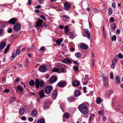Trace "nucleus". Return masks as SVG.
Wrapping results in <instances>:
<instances>
[{"label": "nucleus", "instance_id": "obj_21", "mask_svg": "<svg viewBox=\"0 0 123 123\" xmlns=\"http://www.w3.org/2000/svg\"><path fill=\"white\" fill-rule=\"evenodd\" d=\"M63 41V39L61 38L57 40L55 42L57 45L60 44Z\"/></svg>", "mask_w": 123, "mask_h": 123}, {"label": "nucleus", "instance_id": "obj_41", "mask_svg": "<svg viewBox=\"0 0 123 123\" xmlns=\"http://www.w3.org/2000/svg\"><path fill=\"white\" fill-rule=\"evenodd\" d=\"M75 56L77 57H81V55L79 53H77L75 54Z\"/></svg>", "mask_w": 123, "mask_h": 123}, {"label": "nucleus", "instance_id": "obj_14", "mask_svg": "<svg viewBox=\"0 0 123 123\" xmlns=\"http://www.w3.org/2000/svg\"><path fill=\"white\" fill-rule=\"evenodd\" d=\"M43 22V20L41 19H39L38 20L36 23V25L37 26H41Z\"/></svg>", "mask_w": 123, "mask_h": 123}, {"label": "nucleus", "instance_id": "obj_23", "mask_svg": "<svg viewBox=\"0 0 123 123\" xmlns=\"http://www.w3.org/2000/svg\"><path fill=\"white\" fill-rule=\"evenodd\" d=\"M53 72H56L58 73H60V70L57 68H54L52 69Z\"/></svg>", "mask_w": 123, "mask_h": 123}, {"label": "nucleus", "instance_id": "obj_32", "mask_svg": "<svg viewBox=\"0 0 123 123\" xmlns=\"http://www.w3.org/2000/svg\"><path fill=\"white\" fill-rule=\"evenodd\" d=\"M116 27V25L115 23H113L111 25V30H113V31L115 29Z\"/></svg>", "mask_w": 123, "mask_h": 123}, {"label": "nucleus", "instance_id": "obj_16", "mask_svg": "<svg viewBox=\"0 0 123 123\" xmlns=\"http://www.w3.org/2000/svg\"><path fill=\"white\" fill-rule=\"evenodd\" d=\"M64 30L65 31V34L66 35H67L68 32L69 31V29L68 27V25H66L64 27Z\"/></svg>", "mask_w": 123, "mask_h": 123}, {"label": "nucleus", "instance_id": "obj_42", "mask_svg": "<svg viewBox=\"0 0 123 123\" xmlns=\"http://www.w3.org/2000/svg\"><path fill=\"white\" fill-rule=\"evenodd\" d=\"M20 53V51L18 49H17L16 51V55H18Z\"/></svg>", "mask_w": 123, "mask_h": 123}, {"label": "nucleus", "instance_id": "obj_3", "mask_svg": "<svg viewBox=\"0 0 123 123\" xmlns=\"http://www.w3.org/2000/svg\"><path fill=\"white\" fill-rule=\"evenodd\" d=\"M53 89L52 87L51 86H47L46 88L45 92L47 94H49Z\"/></svg>", "mask_w": 123, "mask_h": 123}, {"label": "nucleus", "instance_id": "obj_48", "mask_svg": "<svg viewBox=\"0 0 123 123\" xmlns=\"http://www.w3.org/2000/svg\"><path fill=\"white\" fill-rule=\"evenodd\" d=\"M110 77L111 79H113V73L112 72H111L110 73Z\"/></svg>", "mask_w": 123, "mask_h": 123}, {"label": "nucleus", "instance_id": "obj_6", "mask_svg": "<svg viewBox=\"0 0 123 123\" xmlns=\"http://www.w3.org/2000/svg\"><path fill=\"white\" fill-rule=\"evenodd\" d=\"M103 84L104 86L106 87H107L108 86V81L107 78L105 76H103Z\"/></svg>", "mask_w": 123, "mask_h": 123}, {"label": "nucleus", "instance_id": "obj_51", "mask_svg": "<svg viewBox=\"0 0 123 123\" xmlns=\"http://www.w3.org/2000/svg\"><path fill=\"white\" fill-rule=\"evenodd\" d=\"M65 69L63 68H62L61 70V71H60V73H61V72L63 73L64 72Z\"/></svg>", "mask_w": 123, "mask_h": 123}, {"label": "nucleus", "instance_id": "obj_45", "mask_svg": "<svg viewBox=\"0 0 123 123\" xmlns=\"http://www.w3.org/2000/svg\"><path fill=\"white\" fill-rule=\"evenodd\" d=\"M15 56H16V55H15L14 53H12V55L11 57V60H12L14 59V58H15Z\"/></svg>", "mask_w": 123, "mask_h": 123}, {"label": "nucleus", "instance_id": "obj_17", "mask_svg": "<svg viewBox=\"0 0 123 123\" xmlns=\"http://www.w3.org/2000/svg\"><path fill=\"white\" fill-rule=\"evenodd\" d=\"M6 45V43L4 42H2L0 44V49H3Z\"/></svg>", "mask_w": 123, "mask_h": 123}, {"label": "nucleus", "instance_id": "obj_20", "mask_svg": "<svg viewBox=\"0 0 123 123\" xmlns=\"http://www.w3.org/2000/svg\"><path fill=\"white\" fill-rule=\"evenodd\" d=\"M44 92L43 90H41L39 93V94L40 98L43 97L44 96Z\"/></svg>", "mask_w": 123, "mask_h": 123}, {"label": "nucleus", "instance_id": "obj_18", "mask_svg": "<svg viewBox=\"0 0 123 123\" xmlns=\"http://www.w3.org/2000/svg\"><path fill=\"white\" fill-rule=\"evenodd\" d=\"M77 36V35L73 33H71L70 34L69 37L71 39H73Z\"/></svg>", "mask_w": 123, "mask_h": 123}, {"label": "nucleus", "instance_id": "obj_46", "mask_svg": "<svg viewBox=\"0 0 123 123\" xmlns=\"http://www.w3.org/2000/svg\"><path fill=\"white\" fill-rule=\"evenodd\" d=\"M45 48L43 46H42L40 48V50L42 51H44L45 49Z\"/></svg>", "mask_w": 123, "mask_h": 123}, {"label": "nucleus", "instance_id": "obj_22", "mask_svg": "<svg viewBox=\"0 0 123 123\" xmlns=\"http://www.w3.org/2000/svg\"><path fill=\"white\" fill-rule=\"evenodd\" d=\"M85 34L87 35V38L89 39H91V36L90 33L88 31H85Z\"/></svg>", "mask_w": 123, "mask_h": 123}, {"label": "nucleus", "instance_id": "obj_8", "mask_svg": "<svg viewBox=\"0 0 123 123\" xmlns=\"http://www.w3.org/2000/svg\"><path fill=\"white\" fill-rule=\"evenodd\" d=\"M50 84H52L55 82L57 80L56 77L54 76H52L50 79Z\"/></svg>", "mask_w": 123, "mask_h": 123}, {"label": "nucleus", "instance_id": "obj_35", "mask_svg": "<svg viewBox=\"0 0 123 123\" xmlns=\"http://www.w3.org/2000/svg\"><path fill=\"white\" fill-rule=\"evenodd\" d=\"M15 99V97H11L9 99L10 102L12 103L14 101Z\"/></svg>", "mask_w": 123, "mask_h": 123}, {"label": "nucleus", "instance_id": "obj_31", "mask_svg": "<svg viewBox=\"0 0 123 123\" xmlns=\"http://www.w3.org/2000/svg\"><path fill=\"white\" fill-rule=\"evenodd\" d=\"M9 44L5 48L4 52V54L6 53L8 51L9 48Z\"/></svg>", "mask_w": 123, "mask_h": 123}, {"label": "nucleus", "instance_id": "obj_64", "mask_svg": "<svg viewBox=\"0 0 123 123\" xmlns=\"http://www.w3.org/2000/svg\"><path fill=\"white\" fill-rule=\"evenodd\" d=\"M120 30L119 29H117L116 30V32L117 34H119L120 33Z\"/></svg>", "mask_w": 123, "mask_h": 123}, {"label": "nucleus", "instance_id": "obj_44", "mask_svg": "<svg viewBox=\"0 0 123 123\" xmlns=\"http://www.w3.org/2000/svg\"><path fill=\"white\" fill-rule=\"evenodd\" d=\"M6 25L4 24L3 22L0 21V26L1 27H4Z\"/></svg>", "mask_w": 123, "mask_h": 123}, {"label": "nucleus", "instance_id": "obj_62", "mask_svg": "<svg viewBox=\"0 0 123 123\" xmlns=\"http://www.w3.org/2000/svg\"><path fill=\"white\" fill-rule=\"evenodd\" d=\"M28 120L30 121H32L33 120V118L31 117H30L28 118Z\"/></svg>", "mask_w": 123, "mask_h": 123}, {"label": "nucleus", "instance_id": "obj_28", "mask_svg": "<svg viewBox=\"0 0 123 123\" xmlns=\"http://www.w3.org/2000/svg\"><path fill=\"white\" fill-rule=\"evenodd\" d=\"M37 123H45L44 120L43 118H41L37 121Z\"/></svg>", "mask_w": 123, "mask_h": 123}, {"label": "nucleus", "instance_id": "obj_53", "mask_svg": "<svg viewBox=\"0 0 123 123\" xmlns=\"http://www.w3.org/2000/svg\"><path fill=\"white\" fill-rule=\"evenodd\" d=\"M103 33L104 37V38H105L106 37V31H105L104 32H103Z\"/></svg>", "mask_w": 123, "mask_h": 123}, {"label": "nucleus", "instance_id": "obj_38", "mask_svg": "<svg viewBox=\"0 0 123 123\" xmlns=\"http://www.w3.org/2000/svg\"><path fill=\"white\" fill-rule=\"evenodd\" d=\"M101 102V98L99 97L97 98L96 100V102L97 103H99Z\"/></svg>", "mask_w": 123, "mask_h": 123}, {"label": "nucleus", "instance_id": "obj_43", "mask_svg": "<svg viewBox=\"0 0 123 123\" xmlns=\"http://www.w3.org/2000/svg\"><path fill=\"white\" fill-rule=\"evenodd\" d=\"M40 17L44 21H46V17L44 16L43 15H41L40 16Z\"/></svg>", "mask_w": 123, "mask_h": 123}, {"label": "nucleus", "instance_id": "obj_13", "mask_svg": "<svg viewBox=\"0 0 123 123\" xmlns=\"http://www.w3.org/2000/svg\"><path fill=\"white\" fill-rule=\"evenodd\" d=\"M80 46V48L83 49H87L88 47L87 45L84 43L81 44Z\"/></svg>", "mask_w": 123, "mask_h": 123}, {"label": "nucleus", "instance_id": "obj_10", "mask_svg": "<svg viewBox=\"0 0 123 123\" xmlns=\"http://www.w3.org/2000/svg\"><path fill=\"white\" fill-rule=\"evenodd\" d=\"M21 25L20 24L18 23L16 24L14 26V29L15 31H17L20 29Z\"/></svg>", "mask_w": 123, "mask_h": 123}, {"label": "nucleus", "instance_id": "obj_5", "mask_svg": "<svg viewBox=\"0 0 123 123\" xmlns=\"http://www.w3.org/2000/svg\"><path fill=\"white\" fill-rule=\"evenodd\" d=\"M39 71L42 72H44L46 71V67L45 65H42L39 68Z\"/></svg>", "mask_w": 123, "mask_h": 123}, {"label": "nucleus", "instance_id": "obj_49", "mask_svg": "<svg viewBox=\"0 0 123 123\" xmlns=\"http://www.w3.org/2000/svg\"><path fill=\"white\" fill-rule=\"evenodd\" d=\"M98 113L99 115H102L103 114L104 112L103 111H99Z\"/></svg>", "mask_w": 123, "mask_h": 123}, {"label": "nucleus", "instance_id": "obj_58", "mask_svg": "<svg viewBox=\"0 0 123 123\" xmlns=\"http://www.w3.org/2000/svg\"><path fill=\"white\" fill-rule=\"evenodd\" d=\"M19 78H17L15 80V82H18L20 81Z\"/></svg>", "mask_w": 123, "mask_h": 123}, {"label": "nucleus", "instance_id": "obj_59", "mask_svg": "<svg viewBox=\"0 0 123 123\" xmlns=\"http://www.w3.org/2000/svg\"><path fill=\"white\" fill-rule=\"evenodd\" d=\"M44 0H37L38 2L40 3H42Z\"/></svg>", "mask_w": 123, "mask_h": 123}, {"label": "nucleus", "instance_id": "obj_54", "mask_svg": "<svg viewBox=\"0 0 123 123\" xmlns=\"http://www.w3.org/2000/svg\"><path fill=\"white\" fill-rule=\"evenodd\" d=\"M72 61L74 64H77L78 65H79V64L78 61Z\"/></svg>", "mask_w": 123, "mask_h": 123}, {"label": "nucleus", "instance_id": "obj_39", "mask_svg": "<svg viewBox=\"0 0 123 123\" xmlns=\"http://www.w3.org/2000/svg\"><path fill=\"white\" fill-rule=\"evenodd\" d=\"M52 102L51 101L49 100H48L46 101L44 103V104L46 105H49Z\"/></svg>", "mask_w": 123, "mask_h": 123}, {"label": "nucleus", "instance_id": "obj_26", "mask_svg": "<svg viewBox=\"0 0 123 123\" xmlns=\"http://www.w3.org/2000/svg\"><path fill=\"white\" fill-rule=\"evenodd\" d=\"M68 101H73L75 100V98L74 97H70L68 98Z\"/></svg>", "mask_w": 123, "mask_h": 123}, {"label": "nucleus", "instance_id": "obj_19", "mask_svg": "<svg viewBox=\"0 0 123 123\" xmlns=\"http://www.w3.org/2000/svg\"><path fill=\"white\" fill-rule=\"evenodd\" d=\"M80 94V91L78 90H76L74 92V95L76 97H78L79 96Z\"/></svg>", "mask_w": 123, "mask_h": 123}, {"label": "nucleus", "instance_id": "obj_27", "mask_svg": "<svg viewBox=\"0 0 123 123\" xmlns=\"http://www.w3.org/2000/svg\"><path fill=\"white\" fill-rule=\"evenodd\" d=\"M84 80H85V81L83 82V84L84 85H85L86 84L88 81V79L87 78V76H85L84 78Z\"/></svg>", "mask_w": 123, "mask_h": 123}, {"label": "nucleus", "instance_id": "obj_15", "mask_svg": "<svg viewBox=\"0 0 123 123\" xmlns=\"http://www.w3.org/2000/svg\"><path fill=\"white\" fill-rule=\"evenodd\" d=\"M72 84L73 86L77 87L80 85V83L77 81H74L73 82Z\"/></svg>", "mask_w": 123, "mask_h": 123}, {"label": "nucleus", "instance_id": "obj_4", "mask_svg": "<svg viewBox=\"0 0 123 123\" xmlns=\"http://www.w3.org/2000/svg\"><path fill=\"white\" fill-rule=\"evenodd\" d=\"M64 6L65 10H68L70 8L71 5L69 2L66 1L64 3Z\"/></svg>", "mask_w": 123, "mask_h": 123}, {"label": "nucleus", "instance_id": "obj_1", "mask_svg": "<svg viewBox=\"0 0 123 123\" xmlns=\"http://www.w3.org/2000/svg\"><path fill=\"white\" fill-rule=\"evenodd\" d=\"M79 110L82 114L85 115L88 113L87 108L85 104L82 103L78 107Z\"/></svg>", "mask_w": 123, "mask_h": 123}, {"label": "nucleus", "instance_id": "obj_7", "mask_svg": "<svg viewBox=\"0 0 123 123\" xmlns=\"http://www.w3.org/2000/svg\"><path fill=\"white\" fill-rule=\"evenodd\" d=\"M57 85L59 87L62 88L64 87L66 85L67 83L65 81H61L58 82Z\"/></svg>", "mask_w": 123, "mask_h": 123}, {"label": "nucleus", "instance_id": "obj_47", "mask_svg": "<svg viewBox=\"0 0 123 123\" xmlns=\"http://www.w3.org/2000/svg\"><path fill=\"white\" fill-rule=\"evenodd\" d=\"M118 56V57L120 59H122L123 57V55L121 53H119Z\"/></svg>", "mask_w": 123, "mask_h": 123}, {"label": "nucleus", "instance_id": "obj_30", "mask_svg": "<svg viewBox=\"0 0 123 123\" xmlns=\"http://www.w3.org/2000/svg\"><path fill=\"white\" fill-rule=\"evenodd\" d=\"M25 111V109L23 108H21L19 111L20 114L21 115L23 114Z\"/></svg>", "mask_w": 123, "mask_h": 123}, {"label": "nucleus", "instance_id": "obj_36", "mask_svg": "<svg viewBox=\"0 0 123 123\" xmlns=\"http://www.w3.org/2000/svg\"><path fill=\"white\" fill-rule=\"evenodd\" d=\"M35 83V82L33 80H31L30 81L29 83V85L31 86H33Z\"/></svg>", "mask_w": 123, "mask_h": 123}, {"label": "nucleus", "instance_id": "obj_50", "mask_svg": "<svg viewBox=\"0 0 123 123\" xmlns=\"http://www.w3.org/2000/svg\"><path fill=\"white\" fill-rule=\"evenodd\" d=\"M116 62V60L115 59H113L112 61V64L115 65Z\"/></svg>", "mask_w": 123, "mask_h": 123}, {"label": "nucleus", "instance_id": "obj_57", "mask_svg": "<svg viewBox=\"0 0 123 123\" xmlns=\"http://www.w3.org/2000/svg\"><path fill=\"white\" fill-rule=\"evenodd\" d=\"M9 90L8 89H5L3 91V92L7 93L9 92Z\"/></svg>", "mask_w": 123, "mask_h": 123}, {"label": "nucleus", "instance_id": "obj_61", "mask_svg": "<svg viewBox=\"0 0 123 123\" xmlns=\"http://www.w3.org/2000/svg\"><path fill=\"white\" fill-rule=\"evenodd\" d=\"M45 105L44 106V109H46L47 108H48L49 106L48 105Z\"/></svg>", "mask_w": 123, "mask_h": 123}, {"label": "nucleus", "instance_id": "obj_25", "mask_svg": "<svg viewBox=\"0 0 123 123\" xmlns=\"http://www.w3.org/2000/svg\"><path fill=\"white\" fill-rule=\"evenodd\" d=\"M120 82V78L118 76L116 77L115 83L116 84H118Z\"/></svg>", "mask_w": 123, "mask_h": 123}, {"label": "nucleus", "instance_id": "obj_56", "mask_svg": "<svg viewBox=\"0 0 123 123\" xmlns=\"http://www.w3.org/2000/svg\"><path fill=\"white\" fill-rule=\"evenodd\" d=\"M114 20V18L113 17H111L110 18V21L111 22H113Z\"/></svg>", "mask_w": 123, "mask_h": 123}, {"label": "nucleus", "instance_id": "obj_12", "mask_svg": "<svg viewBox=\"0 0 123 123\" xmlns=\"http://www.w3.org/2000/svg\"><path fill=\"white\" fill-rule=\"evenodd\" d=\"M57 95V92L56 91H55L52 92V98L53 100L55 99Z\"/></svg>", "mask_w": 123, "mask_h": 123}, {"label": "nucleus", "instance_id": "obj_37", "mask_svg": "<svg viewBox=\"0 0 123 123\" xmlns=\"http://www.w3.org/2000/svg\"><path fill=\"white\" fill-rule=\"evenodd\" d=\"M60 106L61 108L63 110V109L64 107L65 106L64 104L63 103H60Z\"/></svg>", "mask_w": 123, "mask_h": 123}, {"label": "nucleus", "instance_id": "obj_34", "mask_svg": "<svg viewBox=\"0 0 123 123\" xmlns=\"http://www.w3.org/2000/svg\"><path fill=\"white\" fill-rule=\"evenodd\" d=\"M32 114L34 116H36L37 114V111L36 110H34L32 112Z\"/></svg>", "mask_w": 123, "mask_h": 123}, {"label": "nucleus", "instance_id": "obj_9", "mask_svg": "<svg viewBox=\"0 0 123 123\" xmlns=\"http://www.w3.org/2000/svg\"><path fill=\"white\" fill-rule=\"evenodd\" d=\"M72 60L69 59L68 58H65L62 60V62L64 63L68 64L72 62Z\"/></svg>", "mask_w": 123, "mask_h": 123}, {"label": "nucleus", "instance_id": "obj_52", "mask_svg": "<svg viewBox=\"0 0 123 123\" xmlns=\"http://www.w3.org/2000/svg\"><path fill=\"white\" fill-rule=\"evenodd\" d=\"M12 31V29L10 28H9L8 30L7 31V32L8 33H10Z\"/></svg>", "mask_w": 123, "mask_h": 123}, {"label": "nucleus", "instance_id": "obj_33", "mask_svg": "<svg viewBox=\"0 0 123 123\" xmlns=\"http://www.w3.org/2000/svg\"><path fill=\"white\" fill-rule=\"evenodd\" d=\"M108 14H109V16L111 15L112 13V10L111 8H109L108 9Z\"/></svg>", "mask_w": 123, "mask_h": 123}, {"label": "nucleus", "instance_id": "obj_11", "mask_svg": "<svg viewBox=\"0 0 123 123\" xmlns=\"http://www.w3.org/2000/svg\"><path fill=\"white\" fill-rule=\"evenodd\" d=\"M17 19V18H12L9 20V23L14 25L15 24Z\"/></svg>", "mask_w": 123, "mask_h": 123}, {"label": "nucleus", "instance_id": "obj_29", "mask_svg": "<svg viewBox=\"0 0 123 123\" xmlns=\"http://www.w3.org/2000/svg\"><path fill=\"white\" fill-rule=\"evenodd\" d=\"M18 89L20 91H23L24 90V88L23 86L21 85H19L17 86Z\"/></svg>", "mask_w": 123, "mask_h": 123}, {"label": "nucleus", "instance_id": "obj_24", "mask_svg": "<svg viewBox=\"0 0 123 123\" xmlns=\"http://www.w3.org/2000/svg\"><path fill=\"white\" fill-rule=\"evenodd\" d=\"M63 116L64 117L68 119L69 117L70 116L69 113L67 112H65L64 113Z\"/></svg>", "mask_w": 123, "mask_h": 123}, {"label": "nucleus", "instance_id": "obj_63", "mask_svg": "<svg viewBox=\"0 0 123 123\" xmlns=\"http://www.w3.org/2000/svg\"><path fill=\"white\" fill-rule=\"evenodd\" d=\"M74 69L76 71H77L78 70V68L77 66H75L74 68Z\"/></svg>", "mask_w": 123, "mask_h": 123}, {"label": "nucleus", "instance_id": "obj_60", "mask_svg": "<svg viewBox=\"0 0 123 123\" xmlns=\"http://www.w3.org/2000/svg\"><path fill=\"white\" fill-rule=\"evenodd\" d=\"M27 3L29 5H30L31 4V0H28V1Z\"/></svg>", "mask_w": 123, "mask_h": 123}, {"label": "nucleus", "instance_id": "obj_2", "mask_svg": "<svg viewBox=\"0 0 123 123\" xmlns=\"http://www.w3.org/2000/svg\"><path fill=\"white\" fill-rule=\"evenodd\" d=\"M44 85V82L43 80L39 81L38 79L36 80L35 83V87L37 89H38L40 86L41 87H43Z\"/></svg>", "mask_w": 123, "mask_h": 123}, {"label": "nucleus", "instance_id": "obj_40", "mask_svg": "<svg viewBox=\"0 0 123 123\" xmlns=\"http://www.w3.org/2000/svg\"><path fill=\"white\" fill-rule=\"evenodd\" d=\"M116 39V37L115 35H114L111 38L112 41H115Z\"/></svg>", "mask_w": 123, "mask_h": 123}, {"label": "nucleus", "instance_id": "obj_55", "mask_svg": "<svg viewBox=\"0 0 123 123\" xmlns=\"http://www.w3.org/2000/svg\"><path fill=\"white\" fill-rule=\"evenodd\" d=\"M83 91L84 93H86V87H83Z\"/></svg>", "mask_w": 123, "mask_h": 123}]
</instances>
